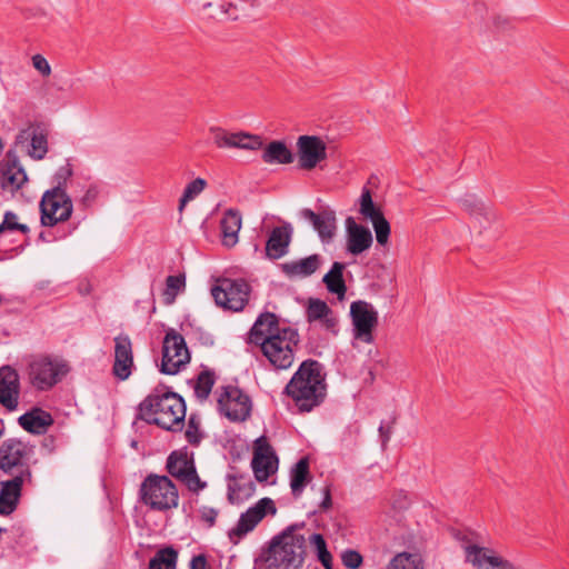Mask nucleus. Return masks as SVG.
I'll return each mask as SVG.
<instances>
[{
  "instance_id": "52",
  "label": "nucleus",
  "mask_w": 569,
  "mask_h": 569,
  "mask_svg": "<svg viewBox=\"0 0 569 569\" xmlns=\"http://www.w3.org/2000/svg\"><path fill=\"white\" fill-rule=\"evenodd\" d=\"M316 555L328 549L325 537L321 533H312L309 538Z\"/></svg>"
},
{
  "instance_id": "57",
  "label": "nucleus",
  "mask_w": 569,
  "mask_h": 569,
  "mask_svg": "<svg viewBox=\"0 0 569 569\" xmlns=\"http://www.w3.org/2000/svg\"><path fill=\"white\" fill-rule=\"evenodd\" d=\"M221 10H222L226 14H228V17H229L231 20H233V21L238 20V16L233 12V11H236V10H237L236 4H233V3H231V2H229V3H223V4L221 6Z\"/></svg>"
},
{
  "instance_id": "13",
  "label": "nucleus",
  "mask_w": 569,
  "mask_h": 569,
  "mask_svg": "<svg viewBox=\"0 0 569 569\" xmlns=\"http://www.w3.org/2000/svg\"><path fill=\"white\" fill-rule=\"evenodd\" d=\"M359 212L372 222L377 242L386 246L391 232L390 223L385 218L381 207L373 201L371 190L367 186L362 188L359 198Z\"/></svg>"
},
{
  "instance_id": "44",
  "label": "nucleus",
  "mask_w": 569,
  "mask_h": 569,
  "mask_svg": "<svg viewBox=\"0 0 569 569\" xmlns=\"http://www.w3.org/2000/svg\"><path fill=\"white\" fill-rule=\"evenodd\" d=\"M181 476H183V478L179 481L182 482L187 487V489L193 495L198 496L199 492L207 488L208 486L206 481L200 479L197 472V468L190 470L189 473H181Z\"/></svg>"
},
{
  "instance_id": "35",
  "label": "nucleus",
  "mask_w": 569,
  "mask_h": 569,
  "mask_svg": "<svg viewBox=\"0 0 569 569\" xmlns=\"http://www.w3.org/2000/svg\"><path fill=\"white\" fill-rule=\"evenodd\" d=\"M31 139V151L30 156L36 160H41L48 152L47 136L42 132L37 133L32 128L21 130L17 136V143H23L28 139Z\"/></svg>"
},
{
  "instance_id": "56",
  "label": "nucleus",
  "mask_w": 569,
  "mask_h": 569,
  "mask_svg": "<svg viewBox=\"0 0 569 569\" xmlns=\"http://www.w3.org/2000/svg\"><path fill=\"white\" fill-rule=\"evenodd\" d=\"M2 221L10 222L14 227H28L26 223H20L18 221V216L12 211H6Z\"/></svg>"
},
{
  "instance_id": "18",
  "label": "nucleus",
  "mask_w": 569,
  "mask_h": 569,
  "mask_svg": "<svg viewBox=\"0 0 569 569\" xmlns=\"http://www.w3.org/2000/svg\"><path fill=\"white\" fill-rule=\"evenodd\" d=\"M210 133L218 148H238L252 151L263 148V139L259 134L244 131L229 132L220 127H211Z\"/></svg>"
},
{
  "instance_id": "4",
  "label": "nucleus",
  "mask_w": 569,
  "mask_h": 569,
  "mask_svg": "<svg viewBox=\"0 0 569 569\" xmlns=\"http://www.w3.org/2000/svg\"><path fill=\"white\" fill-rule=\"evenodd\" d=\"M299 342L298 330L283 327L280 331L263 339L259 347L274 369L284 370L291 367L295 360V348Z\"/></svg>"
},
{
  "instance_id": "22",
  "label": "nucleus",
  "mask_w": 569,
  "mask_h": 569,
  "mask_svg": "<svg viewBox=\"0 0 569 569\" xmlns=\"http://www.w3.org/2000/svg\"><path fill=\"white\" fill-rule=\"evenodd\" d=\"M300 216L312 224L322 242H329L335 237L337 219L336 212L330 208H323L319 212L305 208Z\"/></svg>"
},
{
  "instance_id": "61",
  "label": "nucleus",
  "mask_w": 569,
  "mask_h": 569,
  "mask_svg": "<svg viewBox=\"0 0 569 569\" xmlns=\"http://www.w3.org/2000/svg\"><path fill=\"white\" fill-rule=\"evenodd\" d=\"M0 425H1V427H0V438H1L3 436V433H4V426H3V420L2 419H0Z\"/></svg>"
},
{
  "instance_id": "53",
  "label": "nucleus",
  "mask_w": 569,
  "mask_h": 569,
  "mask_svg": "<svg viewBox=\"0 0 569 569\" xmlns=\"http://www.w3.org/2000/svg\"><path fill=\"white\" fill-rule=\"evenodd\" d=\"M189 567L190 569H210L204 553L193 556L190 560Z\"/></svg>"
},
{
  "instance_id": "48",
  "label": "nucleus",
  "mask_w": 569,
  "mask_h": 569,
  "mask_svg": "<svg viewBox=\"0 0 569 569\" xmlns=\"http://www.w3.org/2000/svg\"><path fill=\"white\" fill-rule=\"evenodd\" d=\"M32 64L43 77L50 76L51 67L43 56L34 54L32 57Z\"/></svg>"
},
{
  "instance_id": "20",
  "label": "nucleus",
  "mask_w": 569,
  "mask_h": 569,
  "mask_svg": "<svg viewBox=\"0 0 569 569\" xmlns=\"http://www.w3.org/2000/svg\"><path fill=\"white\" fill-rule=\"evenodd\" d=\"M114 341V361L112 366L113 376L124 381L134 368L132 341L128 335L121 333L113 339Z\"/></svg>"
},
{
  "instance_id": "45",
  "label": "nucleus",
  "mask_w": 569,
  "mask_h": 569,
  "mask_svg": "<svg viewBox=\"0 0 569 569\" xmlns=\"http://www.w3.org/2000/svg\"><path fill=\"white\" fill-rule=\"evenodd\" d=\"M341 561L347 569H359L363 565V557L357 550L347 549L341 553Z\"/></svg>"
},
{
  "instance_id": "27",
  "label": "nucleus",
  "mask_w": 569,
  "mask_h": 569,
  "mask_svg": "<svg viewBox=\"0 0 569 569\" xmlns=\"http://www.w3.org/2000/svg\"><path fill=\"white\" fill-rule=\"evenodd\" d=\"M468 557L473 556L471 562L478 567H482V563H487L488 567L485 569H519L509 560L496 556L493 550L477 545H470L466 548Z\"/></svg>"
},
{
  "instance_id": "38",
  "label": "nucleus",
  "mask_w": 569,
  "mask_h": 569,
  "mask_svg": "<svg viewBox=\"0 0 569 569\" xmlns=\"http://www.w3.org/2000/svg\"><path fill=\"white\" fill-rule=\"evenodd\" d=\"M178 550L172 546L159 549L149 560L148 569H176Z\"/></svg>"
},
{
  "instance_id": "40",
  "label": "nucleus",
  "mask_w": 569,
  "mask_h": 569,
  "mask_svg": "<svg viewBox=\"0 0 569 569\" xmlns=\"http://www.w3.org/2000/svg\"><path fill=\"white\" fill-rule=\"evenodd\" d=\"M331 313L330 307L326 301L318 298H310L306 309V317L309 323L320 321L322 318H327Z\"/></svg>"
},
{
  "instance_id": "12",
  "label": "nucleus",
  "mask_w": 569,
  "mask_h": 569,
  "mask_svg": "<svg viewBox=\"0 0 569 569\" xmlns=\"http://www.w3.org/2000/svg\"><path fill=\"white\" fill-rule=\"evenodd\" d=\"M32 452L33 446L18 438L2 441L0 445V470L6 475H12L16 468L19 470L18 473H22L26 468L31 469L27 460Z\"/></svg>"
},
{
  "instance_id": "26",
  "label": "nucleus",
  "mask_w": 569,
  "mask_h": 569,
  "mask_svg": "<svg viewBox=\"0 0 569 569\" xmlns=\"http://www.w3.org/2000/svg\"><path fill=\"white\" fill-rule=\"evenodd\" d=\"M228 501L234 503L236 501H243L251 498L256 492V483L249 475L244 473H228Z\"/></svg>"
},
{
  "instance_id": "23",
  "label": "nucleus",
  "mask_w": 569,
  "mask_h": 569,
  "mask_svg": "<svg viewBox=\"0 0 569 569\" xmlns=\"http://www.w3.org/2000/svg\"><path fill=\"white\" fill-rule=\"evenodd\" d=\"M292 233L293 229L289 222L274 227L266 242V257L276 260L287 254Z\"/></svg>"
},
{
  "instance_id": "36",
  "label": "nucleus",
  "mask_w": 569,
  "mask_h": 569,
  "mask_svg": "<svg viewBox=\"0 0 569 569\" xmlns=\"http://www.w3.org/2000/svg\"><path fill=\"white\" fill-rule=\"evenodd\" d=\"M459 204L470 217L477 219L480 223L481 220L489 221L491 212L483 201L478 199L475 194H466L459 199Z\"/></svg>"
},
{
  "instance_id": "60",
  "label": "nucleus",
  "mask_w": 569,
  "mask_h": 569,
  "mask_svg": "<svg viewBox=\"0 0 569 569\" xmlns=\"http://www.w3.org/2000/svg\"><path fill=\"white\" fill-rule=\"evenodd\" d=\"M322 566L325 567V569H333L332 561H329V563L325 562V563H322Z\"/></svg>"
},
{
  "instance_id": "25",
  "label": "nucleus",
  "mask_w": 569,
  "mask_h": 569,
  "mask_svg": "<svg viewBox=\"0 0 569 569\" xmlns=\"http://www.w3.org/2000/svg\"><path fill=\"white\" fill-rule=\"evenodd\" d=\"M54 420L50 412L40 407H33L18 418V423L31 435H43Z\"/></svg>"
},
{
  "instance_id": "64",
  "label": "nucleus",
  "mask_w": 569,
  "mask_h": 569,
  "mask_svg": "<svg viewBox=\"0 0 569 569\" xmlns=\"http://www.w3.org/2000/svg\"><path fill=\"white\" fill-rule=\"evenodd\" d=\"M182 510H183L184 512L187 511V506H186V505H183Z\"/></svg>"
},
{
  "instance_id": "14",
  "label": "nucleus",
  "mask_w": 569,
  "mask_h": 569,
  "mask_svg": "<svg viewBox=\"0 0 569 569\" xmlns=\"http://www.w3.org/2000/svg\"><path fill=\"white\" fill-rule=\"evenodd\" d=\"M279 459L266 436H260L253 442L251 468L259 482L267 481L277 472Z\"/></svg>"
},
{
  "instance_id": "58",
  "label": "nucleus",
  "mask_w": 569,
  "mask_h": 569,
  "mask_svg": "<svg viewBox=\"0 0 569 569\" xmlns=\"http://www.w3.org/2000/svg\"><path fill=\"white\" fill-rule=\"evenodd\" d=\"M317 558L321 565L325 562L329 563V561H332V555L328 549L317 553Z\"/></svg>"
},
{
  "instance_id": "33",
  "label": "nucleus",
  "mask_w": 569,
  "mask_h": 569,
  "mask_svg": "<svg viewBox=\"0 0 569 569\" xmlns=\"http://www.w3.org/2000/svg\"><path fill=\"white\" fill-rule=\"evenodd\" d=\"M261 160L269 164H290L295 160V154L284 141L272 140L263 148Z\"/></svg>"
},
{
  "instance_id": "7",
  "label": "nucleus",
  "mask_w": 569,
  "mask_h": 569,
  "mask_svg": "<svg viewBox=\"0 0 569 569\" xmlns=\"http://www.w3.org/2000/svg\"><path fill=\"white\" fill-rule=\"evenodd\" d=\"M250 292V284L242 278H221L211 288V295L217 306L230 311L243 310L249 301Z\"/></svg>"
},
{
  "instance_id": "28",
  "label": "nucleus",
  "mask_w": 569,
  "mask_h": 569,
  "mask_svg": "<svg viewBox=\"0 0 569 569\" xmlns=\"http://www.w3.org/2000/svg\"><path fill=\"white\" fill-rule=\"evenodd\" d=\"M279 318L273 312H262L249 331V342L260 346V342L267 337L280 331Z\"/></svg>"
},
{
  "instance_id": "46",
  "label": "nucleus",
  "mask_w": 569,
  "mask_h": 569,
  "mask_svg": "<svg viewBox=\"0 0 569 569\" xmlns=\"http://www.w3.org/2000/svg\"><path fill=\"white\" fill-rule=\"evenodd\" d=\"M73 170L70 163H66L61 166L57 172L54 173V181L57 184L54 187H59L62 190L67 191V182L72 177Z\"/></svg>"
},
{
  "instance_id": "3",
  "label": "nucleus",
  "mask_w": 569,
  "mask_h": 569,
  "mask_svg": "<svg viewBox=\"0 0 569 569\" xmlns=\"http://www.w3.org/2000/svg\"><path fill=\"white\" fill-rule=\"evenodd\" d=\"M306 527L297 522L276 535L267 550L268 569H301L307 557V539L298 531Z\"/></svg>"
},
{
  "instance_id": "17",
  "label": "nucleus",
  "mask_w": 569,
  "mask_h": 569,
  "mask_svg": "<svg viewBox=\"0 0 569 569\" xmlns=\"http://www.w3.org/2000/svg\"><path fill=\"white\" fill-rule=\"evenodd\" d=\"M32 481L31 469L26 468L22 473L0 482V515L10 516L19 506L23 483Z\"/></svg>"
},
{
  "instance_id": "30",
  "label": "nucleus",
  "mask_w": 569,
  "mask_h": 569,
  "mask_svg": "<svg viewBox=\"0 0 569 569\" xmlns=\"http://www.w3.org/2000/svg\"><path fill=\"white\" fill-rule=\"evenodd\" d=\"M321 266V257L317 253L306 258L283 262L279 267L281 271L289 278L293 277H309L313 274Z\"/></svg>"
},
{
  "instance_id": "41",
  "label": "nucleus",
  "mask_w": 569,
  "mask_h": 569,
  "mask_svg": "<svg viewBox=\"0 0 569 569\" xmlns=\"http://www.w3.org/2000/svg\"><path fill=\"white\" fill-rule=\"evenodd\" d=\"M207 187V181L203 178H196L191 182H189L179 199V211L181 212L184 206L196 198L199 193H201Z\"/></svg>"
},
{
  "instance_id": "42",
  "label": "nucleus",
  "mask_w": 569,
  "mask_h": 569,
  "mask_svg": "<svg viewBox=\"0 0 569 569\" xmlns=\"http://www.w3.org/2000/svg\"><path fill=\"white\" fill-rule=\"evenodd\" d=\"M164 301L166 303H172L179 291L184 289L186 276L183 273L176 276H168L166 279Z\"/></svg>"
},
{
  "instance_id": "21",
  "label": "nucleus",
  "mask_w": 569,
  "mask_h": 569,
  "mask_svg": "<svg viewBox=\"0 0 569 569\" xmlns=\"http://www.w3.org/2000/svg\"><path fill=\"white\" fill-rule=\"evenodd\" d=\"M20 396L19 375L10 366L0 368V405L8 411L18 408Z\"/></svg>"
},
{
  "instance_id": "10",
  "label": "nucleus",
  "mask_w": 569,
  "mask_h": 569,
  "mask_svg": "<svg viewBox=\"0 0 569 569\" xmlns=\"http://www.w3.org/2000/svg\"><path fill=\"white\" fill-rule=\"evenodd\" d=\"M252 402L242 389L236 386L222 387L218 398V410L232 422L246 421L251 413Z\"/></svg>"
},
{
  "instance_id": "51",
  "label": "nucleus",
  "mask_w": 569,
  "mask_h": 569,
  "mask_svg": "<svg viewBox=\"0 0 569 569\" xmlns=\"http://www.w3.org/2000/svg\"><path fill=\"white\" fill-rule=\"evenodd\" d=\"M99 196V189L97 186H90L81 198V203L84 207L92 206Z\"/></svg>"
},
{
  "instance_id": "11",
  "label": "nucleus",
  "mask_w": 569,
  "mask_h": 569,
  "mask_svg": "<svg viewBox=\"0 0 569 569\" xmlns=\"http://www.w3.org/2000/svg\"><path fill=\"white\" fill-rule=\"evenodd\" d=\"M277 507L272 499L261 498L254 506L248 508L240 515V518L228 536L232 543L237 545L239 540L248 532L252 531L256 526L268 515H276Z\"/></svg>"
},
{
  "instance_id": "16",
  "label": "nucleus",
  "mask_w": 569,
  "mask_h": 569,
  "mask_svg": "<svg viewBox=\"0 0 569 569\" xmlns=\"http://www.w3.org/2000/svg\"><path fill=\"white\" fill-rule=\"evenodd\" d=\"M298 167L310 171L327 159V144L318 136L303 134L297 139Z\"/></svg>"
},
{
  "instance_id": "9",
  "label": "nucleus",
  "mask_w": 569,
  "mask_h": 569,
  "mask_svg": "<svg viewBox=\"0 0 569 569\" xmlns=\"http://www.w3.org/2000/svg\"><path fill=\"white\" fill-rule=\"evenodd\" d=\"M190 352L183 336L173 328L167 329L162 341L160 372L163 375H177L190 362Z\"/></svg>"
},
{
  "instance_id": "43",
  "label": "nucleus",
  "mask_w": 569,
  "mask_h": 569,
  "mask_svg": "<svg viewBox=\"0 0 569 569\" xmlns=\"http://www.w3.org/2000/svg\"><path fill=\"white\" fill-rule=\"evenodd\" d=\"M187 441L191 446H199L202 439V433L200 432V420L197 415H190L187 423V430L184 432Z\"/></svg>"
},
{
  "instance_id": "8",
  "label": "nucleus",
  "mask_w": 569,
  "mask_h": 569,
  "mask_svg": "<svg viewBox=\"0 0 569 569\" xmlns=\"http://www.w3.org/2000/svg\"><path fill=\"white\" fill-rule=\"evenodd\" d=\"M39 209L41 224L54 227L70 219L73 203L66 190L53 187L42 194Z\"/></svg>"
},
{
  "instance_id": "31",
  "label": "nucleus",
  "mask_w": 569,
  "mask_h": 569,
  "mask_svg": "<svg viewBox=\"0 0 569 569\" xmlns=\"http://www.w3.org/2000/svg\"><path fill=\"white\" fill-rule=\"evenodd\" d=\"M242 218L238 209H228L220 221L222 243L232 248L238 242V233L241 229Z\"/></svg>"
},
{
  "instance_id": "62",
  "label": "nucleus",
  "mask_w": 569,
  "mask_h": 569,
  "mask_svg": "<svg viewBox=\"0 0 569 569\" xmlns=\"http://www.w3.org/2000/svg\"><path fill=\"white\" fill-rule=\"evenodd\" d=\"M501 22H502V20H501V18H500V17H497V18L495 19V24H496V26H500V23H501ZM505 22H507V20H503V23H505Z\"/></svg>"
},
{
  "instance_id": "47",
  "label": "nucleus",
  "mask_w": 569,
  "mask_h": 569,
  "mask_svg": "<svg viewBox=\"0 0 569 569\" xmlns=\"http://www.w3.org/2000/svg\"><path fill=\"white\" fill-rule=\"evenodd\" d=\"M17 231L22 233L23 236H28L30 232V228L29 227H14L10 222L2 221L0 223V244L2 243L3 238L8 233L17 232Z\"/></svg>"
},
{
  "instance_id": "5",
  "label": "nucleus",
  "mask_w": 569,
  "mask_h": 569,
  "mask_svg": "<svg viewBox=\"0 0 569 569\" xmlns=\"http://www.w3.org/2000/svg\"><path fill=\"white\" fill-rule=\"evenodd\" d=\"M140 500L156 511H168L178 507L179 491L168 476L150 473L139 490Z\"/></svg>"
},
{
  "instance_id": "19",
  "label": "nucleus",
  "mask_w": 569,
  "mask_h": 569,
  "mask_svg": "<svg viewBox=\"0 0 569 569\" xmlns=\"http://www.w3.org/2000/svg\"><path fill=\"white\" fill-rule=\"evenodd\" d=\"M27 181V173L19 164L18 156L13 150H9L0 161V188L13 194Z\"/></svg>"
},
{
  "instance_id": "55",
  "label": "nucleus",
  "mask_w": 569,
  "mask_h": 569,
  "mask_svg": "<svg viewBox=\"0 0 569 569\" xmlns=\"http://www.w3.org/2000/svg\"><path fill=\"white\" fill-rule=\"evenodd\" d=\"M379 436L382 447H386L391 437V426H385L383 422L379 426Z\"/></svg>"
},
{
  "instance_id": "32",
  "label": "nucleus",
  "mask_w": 569,
  "mask_h": 569,
  "mask_svg": "<svg viewBox=\"0 0 569 569\" xmlns=\"http://www.w3.org/2000/svg\"><path fill=\"white\" fill-rule=\"evenodd\" d=\"M310 461L308 457L300 458L290 470V488L295 498H299L311 481Z\"/></svg>"
},
{
  "instance_id": "2",
  "label": "nucleus",
  "mask_w": 569,
  "mask_h": 569,
  "mask_svg": "<svg viewBox=\"0 0 569 569\" xmlns=\"http://www.w3.org/2000/svg\"><path fill=\"white\" fill-rule=\"evenodd\" d=\"M323 366L315 359H306L298 367L283 389L300 412H310L323 403L327 397Z\"/></svg>"
},
{
  "instance_id": "50",
  "label": "nucleus",
  "mask_w": 569,
  "mask_h": 569,
  "mask_svg": "<svg viewBox=\"0 0 569 569\" xmlns=\"http://www.w3.org/2000/svg\"><path fill=\"white\" fill-rule=\"evenodd\" d=\"M322 327L326 328L327 331L331 332L332 335L337 336L339 332L338 329V319L335 316L333 311L331 310V313L327 316V318H322L320 320Z\"/></svg>"
},
{
  "instance_id": "39",
  "label": "nucleus",
  "mask_w": 569,
  "mask_h": 569,
  "mask_svg": "<svg viewBox=\"0 0 569 569\" xmlns=\"http://www.w3.org/2000/svg\"><path fill=\"white\" fill-rule=\"evenodd\" d=\"M216 383V375L213 370L204 369L197 376L193 385L194 396L200 401H204L209 398L211 390Z\"/></svg>"
},
{
  "instance_id": "49",
  "label": "nucleus",
  "mask_w": 569,
  "mask_h": 569,
  "mask_svg": "<svg viewBox=\"0 0 569 569\" xmlns=\"http://www.w3.org/2000/svg\"><path fill=\"white\" fill-rule=\"evenodd\" d=\"M201 521L206 522L208 527H213L219 511L211 507H202L199 509Z\"/></svg>"
},
{
  "instance_id": "63",
  "label": "nucleus",
  "mask_w": 569,
  "mask_h": 569,
  "mask_svg": "<svg viewBox=\"0 0 569 569\" xmlns=\"http://www.w3.org/2000/svg\"><path fill=\"white\" fill-rule=\"evenodd\" d=\"M210 7H211V2H207V3L203 4V9H208Z\"/></svg>"
},
{
  "instance_id": "29",
  "label": "nucleus",
  "mask_w": 569,
  "mask_h": 569,
  "mask_svg": "<svg viewBox=\"0 0 569 569\" xmlns=\"http://www.w3.org/2000/svg\"><path fill=\"white\" fill-rule=\"evenodd\" d=\"M196 468L193 452H189L187 447L173 450L167 458L166 469L170 476L181 480V473H189Z\"/></svg>"
},
{
  "instance_id": "1",
  "label": "nucleus",
  "mask_w": 569,
  "mask_h": 569,
  "mask_svg": "<svg viewBox=\"0 0 569 569\" xmlns=\"http://www.w3.org/2000/svg\"><path fill=\"white\" fill-rule=\"evenodd\" d=\"M186 402L170 387L159 383L137 407V420L168 431H181L186 418Z\"/></svg>"
},
{
  "instance_id": "6",
  "label": "nucleus",
  "mask_w": 569,
  "mask_h": 569,
  "mask_svg": "<svg viewBox=\"0 0 569 569\" xmlns=\"http://www.w3.org/2000/svg\"><path fill=\"white\" fill-rule=\"evenodd\" d=\"M69 371L67 362L53 360L49 356H39L29 362V382L37 390L47 391L60 382Z\"/></svg>"
},
{
  "instance_id": "24",
  "label": "nucleus",
  "mask_w": 569,
  "mask_h": 569,
  "mask_svg": "<svg viewBox=\"0 0 569 569\" xmlns=\"http://www.w3.org/2000/svg\"><path fill=\"white\" fill-rule=\"evenodd\" d=\"M347 249L351 254H360L372 244V234L369 228L359 224L352 217L346 219Z\"/></svg>"
},
{
  "instance_id": "54",
  "label": "nucleus",
  "mask_w": 569,
  "mask_h": 569,
  "mask_svg": "<svg viewBox=\"0 0 569 569\" xmlns=\"http://www.w3.org/2000/svg\"><path fill=\"white\" fill-rule=\"evenodd\" d=\"M322 492H323V499H322V501L320 503V509L323 510V511H327L332 506V498H331V488H330V486H326L322 489Z\"/></svg>"
},
{
  "instance_id": "37",
  "label": "nucleus",
  "mask_w": 569,
  "mask_h": 569,
  "mask_svg": "<svg viewBox=\"0 0 569 569\" xmlns=\"http://www.w3.org/2000/svg\"><path fill=\"white\" fill-rule=\"evenodd\" d=\"M386 569H425V561L419 552L402 551L390 559Z\"/></svg>"
},
{
  "instance_id": "59",
  "label": "nucleus",
  "mask_w": 569,
  "mask_h": 569,
  "mask_svg": "<svg viewBox=\"0 0 569 569\" xmlns=\"http://www.w3.org/2000/svg\"><path fill=\"white\" fill-rule=\"evenodd\" d=\"M38 239L43 242H52L57 239V237L50 231H41Z\"/></svg>"
},
{
  "instance_id": "34",
  "label": "nucleus",
  "mask_w": 569,
  "mask_h": 569,
  "mask_svg": "<svg viewBox=\"0 0 569 569\" xmlns=\"http://www.w3.org/2000/svg\"><path fill=\"white\" fill-rule=\"evenodd\" d=\"M345 269V263L335 261L322 279L327 290L330 293L337 295L339 299H343L347 291L346 281L343 279Z\"/></svg>"
},
{
  "instance_id": "15",
  "label": "nucleus",
  "mask_w": 569,
  "mask_h": 569,
  "mask_svg": "<svg viewBox=\"0 0 569 569\" xmlns=\"http://www.w3.org/2000/svg\"><path fill=\"white\" fill-rule=\"evenodd\" d=\"M353 337L366 343L373 342L372 331L378 325V312L367 301H353L350 306Z\"/></svg>"
}]
</instances>
